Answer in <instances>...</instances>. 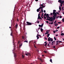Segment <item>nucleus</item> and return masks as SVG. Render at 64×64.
I'll list each match as a JSON object with an SVG mask.
<instances>
[{"mask_svg": "<svg viewBox=\"0 0 64 64\" xmlns=\"http://www.w3.org/2000/svg\"><path fill=\"white\" fill-rule=\"evenodd\" d=\"M50 19H47V20H49V21H50L51 22H53V20H55V19L54 18H53L52 17H50Z\"/></svg>", "mask_w": 64, "mask_h": 64, "instance_id": "obj_1", "label": "nucleus"}, {"mask_svg": "<svg viewBox=\"0 0 64 64\" xmlns=\"http://www.w3.org/2000/svg\"><path fill=\"white\" fill-rule=\"evenodd\" d=\"M54 16H53V18L55 20V18H56L57 17V13L55 14H53Z\"/></svg>", "mask_w": 64, "mask_h": 64, "instance_id": "obj_2", "label": "nucleus"}, {"mask_svg": "<svg viewBox=\"0 0 64 64\" xmlns=\"http://www.w3.org/2000/svg\"><path fill=\"white\" fill-rule=\"evenodd\" d=\"M26 25L27 26L28 25H32V23L28 22H26Z\"/></svg>", "mask_w": 64, "mask_h": 64, "instance_id": "obj_3", "label": "nucleus"}, {"mask_svg": "<svg viewBox=\"0 0 64 64\" xmlns=\"http://www.w3.org/2000/svg\"><path fill=\"white\" fill-rule=\"evenodd\" d=\"M46 17H47V19H46V20H47V19H49V18L50 19V18H49L50 17V16H49V14H46Z\"/></svg>", "mask_w": 64, "mask_h": 64, "instance_id": "obj_4", "label": "nucleus"}, {"mask_svg": "<svg viewBox=\"0 0 64 64\" xmlns=\"http://www.w3.org/2000/svg\"><path fill=\"white\" fill-rule=\"evenodd\" d=\"M58 2H60L61 4H63V0H59L58 1Z\"/></svg>", "mask_w": 64, "mask_h": 64, "instance_id": "obj_5", "label": "nucleus"}, {"mask_svg": "<svg viewBox=\"0 0 64 64\" xmlns=\"http://www.w3.org/2000/svg\"><path fill=\"white\" fill-rule=\"evenodd\" d=\"M40 8H39L38 9H37L36 10L37 12H39L40 11Z\"/></svg>", "mask_w": 64, "mask_h": 64, "instance_id": "obj_6", "label": "nucleus"}, {"mask_svg": "<svg viewBox=\"0 0 64 64\" xmlns=\"http://www.w3.org/2000/svg\"><path fill=\"white\" fill-rule=\"evenodd\" d=\"M55 12H56V10H53V14H56V13Z\"/></svg>", "mask_w": 64, "mask_h": 64, "instance_id": "obj_7", "label": "nucleus"}, {"mask_svg": "<svg viewBox=\"0 0 64 64\" xmlns=\"http://www.w3.org/2000/svg\"><path fill=\"white\" fill-rule=\"evenodd\" d=\"M13 45H14V47L15 48L16 47L15 45V43H14V40H13Z\"/></svg>", "mask_w": 64, "mask_h": 64, "instance_id": "obj_8", "label": "nucleus"}, {"mask_svg": "<svg viewBox=\"0 0 64 64\" xmlns=\"http://www.w3.org/2000/svg\"><path fill=\"white\" fill-rule=\"evenodd\" d=\"M40 9H41V13H43V8H42V7H40Z\"/></svg>", "mask_w": 64, "mask_h": 64, "instance_id": "obj_9", "label": "nucleus"}, {"mask_svg": "<svg viewBox=\"0 0 64 64\" xmlns=\"http://www.w3.org/2000/svg\"><path fill=\"white\" fill-rule=\"evenodd\" d=\"M43 25V24H42V25H39V27H41V28H42Z\"/></svg>", "mask_w": 64, "mask_h": 64, "instance_id": "obj_10", "label": "nucleus"}, {"mask_svg": "<svg viewBox=\"0 0 64 64\" xmlns=\"http://www.w3.org/2000/svg\"><path fill=\"white\" fill-rule=\"evenodd\" d=\"M26 56H28V55H30V56H31V55H30V53H28L27 54H26Z\"/></svg>", "mask_w": 64, "mask_h": 64, "instance_id": "obj_11", "label": "nucleus"}, {"mask_svg": "<svg viewBox=\"0 0 64 64\" xmlns=\"http://www.w3.org/2000/svg\"><path fill=\"white\" fill-rule=\"evenodd\" d=\"M60 35H61V36H64V33H62L60 34Z\"/></svg>", "mask_w": 64, "mask_h": 64, "instance_id": "obj_12", "label": "nucleus"}, {"mask_svg": "<svg viewBox=\"0 0 64 64\" xmlns=\"http://www.w3.org/2000/svg\"><path fill=\"white\" fill-rule=\"evenodd\" d=\"M17 27H18V24H17L16 25V29H17Z\"/></svg>", "mask_w": 64, "mask_h": 64, "instance_id": "obj_13", "label": "nucleus"}, {"mask_svg": "<svg viewBox=\"0 0 64 64\" xmlns=\"http://www.w3.org/2000/svg\"><path fill=\"white\" fill-rule=\"evenodd\" d=\"M47 44H47V43L45 44H44L45 46V47H46L47 46Z\"/></svg>", "mask_w": 64, "mask_h": 64, "instance_id": "obj_14", "label": "nucleus"}, {"mask_svg": "<svg viewBox=\"0 0 64 64\" xmlns=\"http://www.w3.org/2000/svg\"><path fill=\"white\" fill-rule=\"evenodd\" d=\"M41 18V17L40 16H38V19H40V18Z\"/></svg>", "mask_w": 64, "mask_h": 64, "instance_id": "obj_15", "label": "nucleus"}, {"mask_svg": "<svg viewBox=\"0 0 64 64\" xmlns=\"http://www.w3.org/2000/svg\"><path fill=\"white\" fill-rule=\"evenodd\" d=\"M43 30L42 29V28H40V31L41 32H43Z\"/></svg>", "mask_w": 64, "mask_h": 64, "instance_id": "obj_16", "label": "nucleus"}, {"mask_svg": "<svg viewBox=\"0 0 64 64\" xmlns=\"http://www.w3.org/2000/svg\"><path fill=\"white\" fill-rule=\"evenodd\" d=\"M46 13H45L44 15V17H45V16H46Z\"/></svg>", "mask_w": 64, "mask_h": 64, "instance_id": "obj_17", "label": "nucleus"}, {"mask_svg": "<svg viewBox=\"0 0 64 64\" xmlns=\"http://www.w3.org/2000/svg\"><path fill=\"white\" fill-rule=\"evenodd\" d=\"M59 42V40H58V39H57L56 41V42Z\"/></svg>", "mask_w": 64, "mask_h": 64, "instance_id": "obj_18", "label": "nucleus"}, {"mask_svg": "<svg viewBox=\"0 0 64 64\" xmlns=\"http://www.w3.org/2000/svg\"><path fill=\"white\" fill-rule=\"evenodd\" d=\"M40 59L41 62H43V60H42L41 58H40Z\"/></svg>", "mask_w": 64, "mask_h": 64, "instance_id": "obj_19", "label": "nucleus"}, {"mask_svg": "<svg viewBox=\"0 0 64 64\" xmlns=\"http://www.w3.org/2000/svg\"><path fill=\"white\" fill-rule=\"evenodd\" d=\"M52 44H55V42H52Z\"/></svg>", "mask_w": 64, "mask_h": 64, "instance_id": "obj_20", "label": "nucleus"}, {"mask_svg": "<svg viewBox=\"0 0 64 64\" xmlns=\"http://www.w3.org/2000/svg\"><path fill=\"white\" fill-rule=\"evenodd\" d=\"M10 35L11 36H12V38H13V40H14V38H13V35H12V32L11 34Z\"/></svg>", "mask_w": 64, "mask_h": 64, "instance_id": "obj_21", "label": "nucleus"}, {"mask_svg": "<svg viewBox=\"0 0 64 64\" xmlns=\"http://www.w3.org/2000/svg\"><path fill=\"white\" fill-rule=\"evenodd\" d=\"M50 62H52V59H50Z\"/></svg>", "mask_w": 64, "mask_h": 64, "instance_id": "obj_22", "label": "nucleus"}, {"mask_svg": "<svg viewBox=\"0 0 64 64\" xmlns=\"http://www.w3.org/2000/svg\"><path fill=\"white\" fill-rule=\"evenodd\" d=\"M22 38L23 39H24L25 38V37H24V36H22Z\"/></svg>", "mask_w": 64, "mask_h": 64, "instance_id": "obj_23", "label": "nucleus"}, {"mask_svg": "<svg viewBox=\"0 0 64 64\" xmlns=\"http://www.w3.org/2000/svg\"><path fill=\"white\" fill-rule=\"evenodd\" d=\"M36 37L37 38V39H38L39 38V36H36Z\"/></svg>", "mask_w": 64, "mask_h": 64, "instance_id": "obj_24", "label": "nucleus"}, {"mask_svg": "<svg viewBox=\"0 0 64 64\" xmlns=\"http://www.w3.org/2000/svg\"><path fill=\"white\" fill-rule=\"evenodd\" d=\"M49 35H50V34H48V35L47 36L48 37H49Z\"/></svg>", "mask_w": 64, "mask_h": 64, "instance_id": "obj_25", "label": "nucleus"}, {"mask_svg": "<svg viewBox=\"0 0 64 64\" xmlns=\"http://www.w3.org/2000/svg\"><path fill=\"white\" fill-rule=\"evenodd\" d=\"M53 41V39H52V38H50V41L51 42H52V41Z\"/></svg>", "mask_w": 64, "mask_h": 64, "instance_id": "obj_26", "label": "nucleus"}, {"mask_svg": "<svg viewBox=\"0 0 64 64\" xmlns=\"http://www.w3.org/2000/svg\"><path fill=\"white\" fill-rule=\"evenodd\" d=\"M37 36H40V37H41V35H39V34H38L37 35Z\"/></svg>", "mask_w": 64, "mask_h": 64, "instance_id": "obj_27", "label": "nucleus"}, {"mask_svg": "<svg viewBox=\"0 0 64 64\" xmlns=\"http://www.w3.org/2000/svg\"><path fill=\"white\" fill-rule=\"evenodd\" d=\"M59 10H60L61 11V8L60 7V6H59Z\"/></svg>", "mask_w": 64, "mask_h": 64, "instance_id": "obj_28", "label": "nucleus"}, {"mask_svg": "<svg viewBox=\"0 0 64 64\" xmlns=\"http://www.w3.org/2000/svg\"><path fill=\"white\" fill-rule=\"evenodd\" d=\"M50 39L49 38H48V41H50Z\"/></svg>", "mask_w": 64, "mask_h": 64, "instance_id": "obj_29", "label": "nucleus"}, {"mask_svg": "<svg viewBox=\"0 0 64 64\" xmlns=\"http://www.w3.org/2000/svg\"><path fill=\"white\" fill-rule=\"evenodd\" d=\"M49 32H47L45 34L46 35V34H48Z\"/></svg>", "mask_w": 64, "mask_h": 64, "instance_id": "obj_30", "label": "nucleus"}, {"mask_svg": "<svg viewBox=\"0 0 64 64\" xmlns=\"http://www.w3.org/2000/svg\"><path fill=\"white\" fill-rule=\"evenodd\" d=\"M24 42H26V43H28V41L26 40V41H24Z\"/></svg>", "mask_w": 64, "mask_h": 64, "instance_id": "obj_31", "label": "nucleus"}, {"mask_svg": "<svg viewBox=\"0 0 64 64\" xmlns=\"http://www.w3.org/2000/svg\"><path fill=\"white\" fill-rule=\"evenodd\" d=\"M59 16H56V19H58V18H59Z\"/></svg>", "mask_w": 64, "mask_h": 64, "instance_id": "obj_32", "label": "nucleus"}, {"mask_svg": "<svg viewBox=\"0 0 64 64\" xmlns=\"http://www.w3.org/2000/svg\"><path fill=\"white\" fill-rule=\"evenodd\" d=\"M62 22H64V18H63L62 19Z\"/></svg>", "mask_w": 64, "mask_h": 64, "instance_id": "obj_33", "label": "nucleus"}, {"mask_svg": "<svg viewBox=\"0 0 64 64\" xmlns=\"http://www.w3.org/2000/svg\"><path fill=\"white\" fill-rule=\"evenodd\" d=\"M45 6H41V7H42V9H43V8H44L45 7Z\"/></svg>", "mask_w": 64, "mask_h": 64, "instance_id": "obj_34", "label": "nucleus"}, {"mask_svg": "<svg viewBox=\"0 0 64 64\" xmlns=\"http://www.w3.org/2000/svg\"><path fill=\"white\" fill-rule=\"evenodd\" d=\"M54 39L55 40H56V38L55 37H54Z\"/></svg>", "mask_w": 64, "mask_h": 64, "instance_id": "obj_35", "label": "nucleus"}, {"mask_svg": "<svg viewBox=\"0 0 64 64\" xmlns=\"http://www.w3.org/2000/svg\"><path fill=\"white\" fill-rule=\"evenodd\" d=\"M58 25V24H55L54 26H57V25Z\"/></svg>", "mask_w": 64, "mask_h": 64, "instance_id": "obj_36", "label": "nucleus"}, {"mask_svg": "<svg viewBox=\"0 0 64 64\" xmlns=\"http://www.w3.org/2000/svg\"><path fill=\"white\" fill-rule=\"evenodd\" d=\"M50 14L51 15H52V16L53 15V13H50Z\"/></svg>", "mask_w": 64, "mask_h": 64, "instance_id": "obj_37", "label": "nucleus"}, {"mask_svg": "<svg viewBox=\"0 0 64 64\" xmlns=\"http://www.w3.org/2000/svg\"><path fill=\"white\" fill-rule=\"evenodd\" d=\"M48 47H49V46H50L49 43H48Z\"/></svg>", "mask_w": 64, "mask_h": 64, "instance_id": "obj_38", "label": "nucleus"}, {"mask_svg": "<svg viewBox=\"0 0 64 64\" xmlns=\"http://www.w3.org/2000/svg\"><path fill=\"white\" fill-rule=\"evenodd\" d=\"M44 53H47V52L46 51H44Z\"/></svg>", "mask_w": 64, "mask_h": 64, "instance_id": "obj_39", "label": "nucleus"}, {"mask_svg": "<svg viewBox=\"0 0 64 64\" xmlns=\"http://www.w3.org/2000/svg\"><path fill=\"white\" fill-rule=\"evenodd\" d=\"M42 16H43V13H42Z\"/></svg>", "mask_w": 64, "mask_h": 64, "instance_id": "obj_40", "label": "nucleus"}, {"mask_svg": "<svg viewBox=\"0 0 64 64\" xmlns=\"http://www.w3.org/2000/svg\"><path fill=\"white\" fill-rule=\"evenodd\" d=\"M50 24H53V22H50Z\"/></svg>", "mask_w": 64, "mask_h": 64, "instance_id": "obj_41", "label": "nucleus"}, {"mask_svg": "<svg viewBox=\"0 0 64 64\" xmlns=\"http://www.w3.org/2000/svg\"><path fill=\"white\" fill-rule=\"evenodd\" d=\"M44 13H46V11H45V10H44Z\"/></svg>", "mask_w": 64, "mask_h": 64, "instance_id": "obj_42", "label": "nucleus"}, {"mask_svg": "<svg viewBox=\"0 0 64 64\" xmlns=\"http://www.w3.org/2000/svg\"><path fill=\"white\" fill-rule=\"evenodd\" d=\"M45 40H47V38H45Z\"/></svg>", "mask_w": 64, "mask_h": 64, "instance_id": "obj_43", "label": "nucleus"}, {"mask_svg": "<svg viewBox=\"0 0 64 64\" xmlns=\"http://www.w3.org/2000/svg\"><path fill=\"white\" fill-rule=\"evenodd\" d=\"M22 56L23 58H24V56H23V55H22Z\"/></svg>", "mask_w": 64, "mask_h": 64, "instance_id": "obj_44", "label": "nucleus"}, {"mask_svg": "<svg viewBox=\"0 0 64 64\" xmlns=\"http://www.w3.org/2000/svg\"><path fill=\"white\" fill-rule=\"evenodd\" d=\"M56 23V20H55V22H54V23Z\"/></svg>", "mask_w": 64, "mask_h": 64, "instance_id": "obj_45", "label": "nucleus"}, {"mask_svg": "<svg viewBox=\"0 0 64 64\" xmlns=\"http://www.w3.org/2000/svg\"><path fill=\"white\" fill-rule=\"evenodd\" d=\"M58 36V35L57 34H56V37H57V36Z\"/></svg>", "mask_w": 64, "mask_h": 64, "instance_id": "obj_46", "label": "nucleus"}, {"mask_svg": "<svg viewBox=\"0 0 64 64\" xmlns=\"http://www.w3.org/2000/svg\"><path fill=\"white\" fill-rule=\"evenodd\" d=\"M62 42V41H59V43H61V42Z\"/></svg>", "mask_w": 64, "mask_h": 64, "instance_id": "obj_47", "label": "nucleus"}, {"mask_svg": "<svg viewBox=\"0 0 64 64\" xmlns=\"http://www.w3.org/2000/svg\"><path fill=\"white\" fill-rule=\"evenodd\" d=\"M46 23H49V22L48 21H46Z\"/></svg>", "mask_w": 64, "mask_h": 64, "instance_id": "obj_48", "label": "nucleus"}, {"mask_svg": "<svg viewBox=\"0 0 64 64\" xmlns=\"http://www.w3.org/2000/svg\"><path fill=\"white\" fill-rule=\"evenodd\" d=\"M62 5H63V4H61L60 5V6H62Z\"/></svg>", "mask_w": 64, "mask_h": 64, "instance_id": "obj_49", "label": "nucleus"}, {"mask_svg": "<svg viewBox=\"0 0 64 64\" xmlns=\"http://www.w3.org/2000/svg\"><path fill=\"white\" fill-rule=\"evenodd\" d=\"M58 23H59V24H60V23H61V22H58Z\"/></svg>", "mask_w": 64, "mask_h": 64, "instance_id": "obj_50", "label": "nucleus"}, {"mask_svg": "<svg viewBox=\"0 0 64 64\" xmlns=\"http://www.w3.org/2000/svg\"><path fill=\"white\" fill-rule=\"evenodd\" d=\"M56 13H57V14H58V15H59V13H58L57 12H56Z\"/></svg>", "mask_w": 64, "mask_h": 64, "instance_id": "obj_51", "label": "nucleus"}, {"mask_svg": "<svg viewBox=\"0 0 64 64\" xmlns=\"http://www.w3.org/2000/svg\"><path fill=\"white\" fill-rule=\"evenodd\" d=\"M40 22H39V21H38L37 22V23H39Z\"/></svg>", "mask_w": 64, "mask_h": 64, "instance_id": "obj_52", "label": "nucleus"}, {"mask_svg": "<svg viewBox=\"0 0 64 64\" xmlns=\"http://www.w3.org/2000/svg\"><path fill=\"white\" fill-rule=\"evenodd\" d=\"M56 32L55 31H53V32L54 33H56V32Z\"/></svg>", "mask_w": 64, "mask_h": 64, "instance_id": "obj_53", "label": "nucleus"}, {"mask_svg": "<svg viewBox=\"0 0 64 64\" xmlns=\"http://www.w3.org/2000/svg\"><path fill=\"white\" fill-rule=\"evenodd\" d=\"M22 45V44L21 45H20V46H21Z\"/></svg>", "mask_w": 64, "mask_h": 64, "instance_id": "obj_54", "label": "nucleus"}, {"mask_svg": "<svg viewBox=\"0 0 64 64\" xmlns=\"http://www.w3.org/2000/svg\"><path fill=\"white\" fill-rule=\"evenodd\" d=\"M34 43H35V44H36V42H34Z\"/></svg>", "mask_w": 64, "mask_h": 64, "instance_id": "obj_55", "label": "nucleus"}, {"mask_svg": "<svg viewBox=\"0 0 64 64\" xmlns=\"http://www.w3.org/2000/svg\"><path fill=\"white\" fill-rule=\"evenodd\" d=\"M53 48H54V49H55V46H53Z\"/></svg>", "mask_w": 64, "mask_h": 64, "instance_id": "obj_56", "label": "nucleus"}, {"mask_svg": "<svg viewBox=\"0 0 64 64\" xmlns=\"http://www.w3.org/2000/svg\"><path fill=\"white\" fill-rule=\"evenodd\" d=\"M40 14H38V16H40Z\"/></svg>", "mask_w": 64, "mask_h": 64, "instance_id": "obj_57", "label": "nucleus"}, {"mask_svg": "<svg viewBox=\"0 0 64 64\" xmlns=\"http://www.w3.org/2000/svg\"><path fill=\"white\" fill-rule=\"evenodd\" d=\"M59 27H58L57 28V29H59Z\"/></svg>", "mask_w": 64, "mask_h": 64, "instance_id": "obj_58", "label": "nucleus"}, {"mask_svg": "<svg viewBox=\"0 0 64 64\" xmlns=\"http://www.w3.org/2000/svg\"><path fill=\"white\" fill-rule=\"evenodd\" d=\"M41 12V11H40L39 12V14H40V13H42V12Z\"/></svg>", "mask_w": 64, "mask_h": 64, "instance_id": "obj_59", "label": "nucleus"}, {"mask_svg": "<svg viewBox=\"0 0 64 64\" xmlns=\"http://www.w3.org/2000/svg\"><path fill=\"white\" fill-rule=\"evenodd\" d=\"M35 1L36 2H37L38 1V0H35Z\"/></svg>", "mask_w": 64, "mask_h": 64, "instance_id": "obj_60", "label": "nucleus"}, {"mask_svg": "<svg viewBox=\"0 0 64 64\" xmlns=\"http://www.w3.org/2000/svg\"><path fill=\"white\" fill-rule=\"evenodd\" d=\"M41 6H43V4H42L41 5Z\"/></svg>", "mask_w": 64, "mask_h": 64, "instance_id": "obj_61", "label": "nucleus"}, {"mask_svg": "<svg viewBox=\"0 0 64 64\" xmlns=\"http://www.w3.org/2000/svg\"><path fill=\"white\" fill-rule=\"evenodd\" d=\"M62 18V16H60V18Z\"/></svg>", "mask_w": 64, "mask_h": 64, "instance_id": "obj_62", "label": "nucleus"}, {"mask_svg": "<svg viewBox=\"0 0 64 64\" xmlns=\"http://www.w3.org/2000/svg\"><path fill=\"white\" fill-rule=\"evenodd\" d=\"M46 17H44V19H46Z\"/></svg>", "mask_w": 64, "mask_h": 64, "instance_id": "obj_63", "label": "nucleus"}, {"mask_svg": "<svg viewBox=\"0 0 64 64\" xmlns=\"http://www.w3.org/2000/svg\"><path fill=\"white\" fill-rule=\"evenodd\" d=\"M56 32H57V31H58V30H56L55 31Z\"/></svg>", "mask_w": 64, "mask_h": 64, "instance_id": "obj_64", "label": "nucleus"}]
</instances>
